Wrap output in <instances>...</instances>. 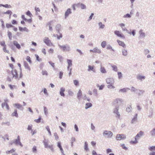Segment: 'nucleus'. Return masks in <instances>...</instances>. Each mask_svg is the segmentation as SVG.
<instances>
[{
    "instance_id": "nucleus-1",
    "label": "nucleus",
    "mask_w": 155,
    "mask_h": 155,
    "mask_svg": "<svg viewBox=\"0 0 155 155\" xmlns=\"http://www.w3.org/2000/svg\"><path fill=\"white\" fill-rule=\"evenodd\" d=\"M11 73L12 75V78H15V79L19 80L22 77V71L21 70L19 76H18L17 71L16 69H14L12 70L11 71Z\"/></svg>"
},
{
    "instance_id": "nucleus-2",
    "label": "nucleus",
    "mask_w": 155,
    "mask_h": 155,
    "mask_svg": "<svg viewBox=\"0 0 155 155\" xmlns=\"http://www.w3.org/2000/svg\"><path fill=\"white\" fill-rule=\"evenodd\" d=\"M143 132L140 131L138 133L135 137V140L134 141H130V143L132 144H135L137 143L138 142L137 140L142 136L143 134Z\"/></svg>"
},
{
    "instance_id": "nucleus-3",
    "label": "nucleus",
    "mask_w": 155,
    "mask_h": 155,
    "mask_svg": "<svg viewBox=\"0 0 155 155\" xmlns=\"http://www.w3.org/2000/svg\"><path fill=\"white\" fill-rule=\"evenodd\" d=\"M43 41L47 46H54L48 37H45L43 39Z\"/></svg>"
},
{
    "instance_id": "nucleus-4",
    "label": "nucleus",
    "mask_w": 155,
    "mask_h": 155,
    "mask_svg": "<svg viewBox=\"0 0 155 155\" xmlns=\"http://www.w3.org/2000/svg\"><path fill=\"white\" fill-rule=\"evenodd\" d=\"M113 135V133L110 131L105 130L103 133L104 136L107 138H111L112 136Z\"/></svg>"
},
{
    "instance_id": "nucleus-5",
    "label": "nucleus",
    "mask_w": 155,
    "mask_h": 155,
    "mask_svg": "<svg viewBox=\"0 0 155 155\" xmlns=\"http://www.w3.org/2000/svg\"><path fill=\"white\" fill-rule=\"evenodd\" d=\"M0 45L3 47L2 49L3 51L5 53H9V51L7 49V46L4 41H3L0 42Z\"/></svg>"
},
{
    "instance_id": "nucleus-6",
    "label": "nucleus",
    "mask_w": 155,
    "mask_h": 155,
    "mask_svg": "<svg viewBox=\"0 0 155 155\" xmlns=\"http://www.w3.org/2000/svg\"><path fill=\"white\" fill-rule=\"evenodd\" d=\"M43 143L44 144L45 147V148H49L52 151H54V148L53 145H48V141L46 140H44Z\"/></svg>"
},
{
    "instance_id": "nucleus-7",
    "label": "nucleus",
    "mask_w": 155,
    "mask_h": 155,
    "mask_svg": "<svg viewBox=\"0 0 155 155\" xmlns=\"http://www.w3.org/2000/svg\"><path fill=\"white\" fill-rule=\"evenodd\" d=\"M122 101L121 99H116L114 102V104L117 106L121 105L122 104Z\"/></svg>"
},
{
    "instance_id": "nucleus-8",
    "label": "nucleus",
    "mask_w": 155,
    "mask_h": 155,
    "mask_svg": "<svg viewBox=\"0 0 155 155\" xmlns=\"http://www.w3.org/2000/svg\"><path fill=\"white\" fill-rule=\"evenodd\" d=\"M126 138V136L123 134H117L116 136V139L117 140H121L124 139Z\"/></svg>"
},
{
    "instance_id": "nucleus-9",
    "label": "nucleus",
    "mask_w": 155,
    "mask_h": 155,
    "mask_svg": "<svg viewBox=\"0 0 155 155\" xmlns=\"http://www.w3.org/2000/svg\"><path fill=\"white\" fill-rule=\"evenodd\" d=\"M114 34L118 37L123 38H125V36L122 33L119 31H115L114 32Z\"/></svg>"
},
{
    "instance_id": "nucleus-10",
    "label": "nucleus",
    "mask_w": 155,
    "mask_h": 155,
    "mask_svg": "<svg viewBox=\"0 0 155 155\" xmlns=\"http://www.w3.org/2000/svg\"><path fill=\"white\" fill-rule=\"evenodd\" d=\"M14 142L16 144H18L21 147L23 146L22 144L21 143L20 141V138L19 136H18L17 137V139L15 140Z\"/></svg>"
},
{
    "instance_id": "nucleus-11",
    "label": "nucleus",
    "mask_w": 155,
    "mask_h": 155,
    "mask_svg": "<svg viewBox=\"0 0 155 155\" xmlns=\"http://www.w3.org/2000/svg\"><path fill=\"white\" fill-rule=\"evenodd\" d=\"M53 25L54 23L53 21H49L47 24V26H48L49 30L51 31L52 30V26H53Z\"/></svg>"
},
{
    "instance_id": "nucleus-12",
    "label": "nucleus",
    "mask_w": 155,
    "mask_h": 155,
    "mask_svg": "<svg viewBox=\"0 0 155 155\" xmlns=\"http://www.w3.org/2000/svg\"><path fill=\"white\" fill-rule=\"evenodd\" d=\"M60 47L64 51H68L70 50L69 46H60Z\"/></svg>"
},
{
    "instance_id": "nucleus-13",
    "label": "nucleus",
    "mask_w": 155,
    "mask_h": 155,
    "mask_svg": "<svg viewBox=\"0 0 155 155\" xmlns=\"http://www.w3.org/2000/svg\"><path fill=\"white\" fill-rule=\"evenodd\" d=\"M2 108L5 107L7 110L9 109V107L6 101H5L4 102L2 103Z\"/></svg>"
},
{
    "instance_id": "nucleus-14",
    "label": "nucleus",
    "mask_w": 155,
    "mask_h": 155,
    "mask_svg": "<svg viewBox=\"0 0 155 155\" xmlns=\"http://www.w3.org/2000/svg\"><path fill=\"white\" fill-rule=\"evenodd\" d=\"M106 81L108 84H113L114 82V80L112 78H107L106 80Z\"/></svg>"
},
{
    "instance_id": "nucleus-15",
    "label": "nucleus",
    "mask_w": 155,
    "mask_h": 155,
    "mask_svg": "<svg viewBox=\"0 0 155 155\" xmlns=\"http://www.w3.org/2000/svg\"><path fill=\"white\" fill-rule=\"evenodd\" d=\"M90 51L94 53H97L99 54L101 53V50L98 49L97 48H94L93 50H91Z\"/></svg>"
},
{
    "instance_id": "nucleus-16",
    "label": "nucleus",
    "mask_w": 155,
    "mask_h": 155,
    "mask_svg": "<svg viewBox=\"0 0 155 155\" xmlns=\"http://www.w3.org/2000/svg\"><path fill=\"white\" fill-rule=\"evenodd\" d=\"M71 13V9L70 8H68L66 11L65 14V18H66Z\"/></svg>"
},
{
    "instance_id": "nucleus-17",
    "label": "nucleus",
    "mask_w": 155,
    "mask_h": 155,
    "mask_svg": "<svg viewBox=\"0 0 155 155\" xmlns=\"http://www.w3.org/2000/svg\"><path fill=\"white\" fill-rule=\"evenodd\" d=\"M11 116L12 117H18V115L17 113V110L16 109H15L14 111L12 114Z\"/></svg>"
},
{
    "instance_id": "nucleus-18",
    "label": "nucleus",
    "mask_w": 155,
    "mask_h": 155,
    "mask_svg": "<svg viewBox=\"0 0 155 155\" xmlns=\"http://www.w3.org/2000/svg\"><path fill=\"white\" fill-rule=\"evenodd\" d=\"M65 89L63 87H62L60 89V94L61 96L64 97L65 96L64 92L65 91Z\"/></svg>"
},
{
    "instance_id": "nucleus-19",
    "label": "nucleus",
    "mask_w": 155,
    "mask_h": 155,
    "mask_svg": "<svg viewBox=\"0 0 155 155\" xmlns=\"http://www.w3.org/2000/svg\"><path fill=\"white\" fill-rule=\"evenodd\" d=\"M94 66H91L89 65L88 66V71H92L94 72H95V70L94 69Z\"/></svg>"
},
{
    "instance_id": "nucleus-20",
    "label": "nucleus",
    "mask_w": 155,
    "mask_h": 155,
    "mask_svg": "<svg viewBox=\"0 0 155 155\" xmlns=\"http://www.w3.org/2000/svg\"><path fill=\"white\" fill-rule=\"evenodd\" d=\"M13 44L18 49H20L21 48L20 45L18 43L17 41H14Z\"/></svg>"
},
{
    "instance_id": "nucleus-21",
    "label": "nucleus",
    "mask_w": 155,
    "mask_h": 155,
    "mask_svg": "<svg viewBox=\"0 0 155 155\" xmlns=\"http://www.w3.org/2000/svg\"><path fill=\"white\" fill-rule=\"evenodd\" d=\"M117 41L120 45L121 46L124 48L125 47V45L124 42L119 40H117Z\"/></svg>"
},
{
    "instance_id": "nucleus-22",
    "label": "nucleus",
    "mask_w": 155,
    "mask_h": 155,
    "mask_svg": "<svg viewBox=\"0 0 155 155\" xmlns=\"http://www.w3.org/2000/svg\"><path fill=\"white\" fill-rule=\"evenodd\" d=\"M119 26L121 28L123 31H127V29L124 27L125 25L123 23H121L119 24Z\"/></svg>"
},
{
    "instance_id": "nucleus-23",
    "label": "nucleus",
    "mask_w": 155,
    "mask_h": 155,
    "mask_svg": "<svg viewBox=\"0 0 155 155\" xmlns=\"http://www.w3.org/2000/svg\"><path fill=\"white\" fill-rule=\"evenodd\" d=\"M57 146L58 147L60 148V150L61 152L63 153V150L62 149V147L61 145V142H58L57 143Z\"/></svg>"
},
{
    "instance_id": "nucleus-24",
    "label": "nucleus",
    "mask_w": 155,
    "mask_h": 155,
    "mask_svg": "<svg viewBox=\"0 0 155 155\" xmlns=\"http://www.w3.org/2000/svg\"><path fill=\"white\" fill-rule=\"evenodd\" d=\"M15 151V149L14 148L10 150H8L6 151V153L7 154H9L10 153H13Z\"/></svg>"
},
{
    "instance_id": "nucleus-25",
    "label": "nucleus",
    "mask_w": 155,
    "mask_h": 155,
    "mask_svg": "<svg viewBox=\"0 0 155 155\" xmlns=\"http://www.w3.org/2000/svg\"><path fill=\"white\" fill-rule=\"evenodd\" d=\"M137 114H136L135 115L134 118L132 119L131 121V123H134L135 122H136L137 120Z\"/></svg>"
},
{
    "instance_id": "nucleus-26",
    "label": "nucleus",
    "mask_w": 155,
    "mask_h": 155,
    "mask_svg": "<svg viewBox=\"0 0 155 155\" xmlns=\"http://www.w3.org/2000/svg\"><path fill=\"white\" fill-rule=\"evenodd\" d=\"M19 29L21 31H28V29L26 27L22 28L21 27H19Z\"/></svg>"
},
{
    "instance_id": "nucleus-27",
    "label": "nucleus",
    "mask_w": 155,
    "mask_h": 155,
    "mask_svg": "<svg viewBox=\"0 0 155 155\" xmlns=\"http://www.w3.org/2000/svg\"><path fill=\"white\" fill-rule=\"evenodd\" d=\"M82 93L81 90H79L78 94H77V97L79 99L82 96Z\"/></svg>"
},
{
    "instance_id": "nucleus-28",
    "label": "nucleus",
    "mask_w": 155,
    "mask_h": 155,
    "mask_svg": "<svg viewBox=\"0 0 155 155\" xmlns=\"http://www.w3.org/2000/svg\"><path fill=\"white\" fill-rule=\"evenodd\" d=\"M14 106L18 109H19L22 107V105L18 103L14 104Z\"/></svg>"
},
{
    "instance_id": "nucleus-29",
    "label": "nucleus",
    "mask_w": 155,
    "mask_h": 155,
    "mask_svg": "<svg viewBox=\"0 0 155 155\" xmlns=\"http://www.w3.org/2000/svg\"><path fill=\"white\" fill-rule=\"evenodd\" d=\"M67 61L68 65V68H69V67L71 66L72 65V61L71 60L69 59H68Z\"/></svg>"
},
{
    "instance_id": "nucleus-30",
    "label": "nucleus",
    "mask_w": 155,
    "mask_h": 155,
    "mask_svg": "<svg viewBox=\"0 0 155 155\" xmlns=\"http://www.w3.org/2000/svg\"><path fill=\"white\" fill-rule=\"evenodd\" d=\"M85 108L87 109L92 106V104L90 103H87L86 104Z\"/></svg>"
},
{
    "instance_id": "nucleus-31",
    "label": "nucleus",
    "mask_w": 155,
    "mask_h": 155,
    "mask_svg": "<svg viewBox=\"0 0 155 155\" xmlns=\"http://www.w3.org/2000/svg\"><path fill=\"white\" fill-rule=\"evenodd\" d=\"M12 13V12L10 10H8L5 12H4V14H8L9 15V18H11V15Z\"/></svg>"
},
{
    "instance_id": "nucleus-32",
    "label": "nucleus",
    "mask_w": 155,
    "mask_h": 155,
    "mask_svg": "<svg viewBox=\"0 0 155 155\" xmlns=\"http://www.w3.org/2000/svg\"><path fill=\"white\" fill-rule=\"evenodd\" d=\"M8 36L10 40H11L12 38V34L11 32L8 31Z\"/></svg>"
},
{
    "instance_id": "nucleus-33",
    "label": "nucleus",
    "mask_w": 155,
    "mask_h": 155,
    "mask_svg": "<svg viewBox=\"0 0 155 155\" xmlns=\"http://www.w3.org/2000/svg\"><path fill=\"white\" fill-rule=\"evenodd\" d=\"M24 66L26 68L28 69L29 70H30V68L29 67L28 64L27 63L25 62L24 63Z\"/></svg>"
},
{
    "instance_id": "nucleus-34",
    "label": "nucleus",
    "mask_w": 155,
    "mask_h": 155,
    "mask_svg": "<svg viewBox=\"0 0 155 155\" xmlns=\"http://www.w3.org/2000/svg\"><path fill=\"white\" fill-rule=\"evenodd\" d=\"M26 59L30 64H31L32 63L31 58L29 56H27L26 58Z\"/></svg>"
},
{
    "instance_id": "nucleus-35",
    "label": "nucleus",
    "mask_w": 155,
    "mask_h": 155,
    "mask_svg": "<svg viewBox=\"0 0 155 155\" xmlns=\"http://www.w3.org/2000/svg\"><path fill=\"white\" fill-rule=\"evenodd\" d=\"M46 129L48 131L49 135L51 136V134L49 126H47L46 127Z\"/></svg>"
},
{
    "instance_id": "nucleus-36",
    "label": "nucleus",
    "mask_w": 155,
    "mask_h": 155,
    "mask_svg": "<svg viewBox=\"0 0 155 155\" xmlns=\"http://www.w3.org/2000/svg\"><path fill=\"white\" fill-rule=\"evenodd\" d=\"M78 4H79L78 5L80 6L82 9H84L86 8V6L83 4L78 3Z\"/></svg>"
},
{
    "instance_id": "nucleus-37",
    "label": "nucleus",
    "mask_w": 155,
    "mask_h": 155,
    "mask_svg": "<svg viewBox=\"0 0 155 155\" xmlns=\"http://www.w3.org/2000/svg\"><path fill=\"white\" fill-rule=\"evenodd\" d=\"M84 149L86 151L88 150V144L86 142H85L84 143Z\"/></svg>"
},
{
    "instance_id": "nucleus-38",
    "label": "nucleus",
    "mask_w": 155,
    "mask_h": 155,
    "mask_svg": "<svg viewBox=\"0 0 155 155\" xmlns=\"http://www.w3.org/2000/svg\"><path fill=\"white\" fill-rule=\"evenodd\" d=\"M97 87H99V89L100 90H102L104 87V85H102L100 86L99 84H97Z\"/></svg>"
},
{
    "instance_id": "nucleus-39",
    "label": "nucleus",
    "mask_w": 155,
    "mask_h": 155,
    "mask_svg": "<svg viewBox=\"0 0 155 155\" xmlns=\"http://www.w3.org/2000/svg\"><path fill=\"white\" fill-rule=\"evenodd\" d=\"M132 107L131 106H129L126 108V111L128 112H130L131 111Z\"/></svg>"
},
{
    "instance_id": "nucleus-40",
    "label": "nucleus",
    "mask_w": 155,
    "mask_h": 155,
    "mask_svg": "<svg viewBox=\"0 0 155 155\" xmlns=\"http://www.w3.org/2000/svg\"><path fill=\"white\" fill-rule=\"evenodd\" d=\"M100 70L101 72L102 73H104L106 72L105 69L103 67H101Z\"/></svg>"
},
{
    "instance_id": "nucleus-41",
    "label": "nucleus",
    "mask_w": 155,
    "mask_h": 155,
    "mask_svg": "<svg viewBox=\"0 0 155 155\" xmlns=\"http://www.w3.org/2000/svg\"><path fill=\"white\" fill-rule=\"evenodd\" d=\"M61 25L60 24H57L56 26V30L59 31L61 29Z\"/></svg>"
},
{
    "instance_id": "nucleus-42",
    "label": "nucleus",
    "mask_w": 155,
    "mask_h": 155,
    "mask_svg": "<svg viewBox=\"0 0 155 155\" xmlns=\"http://www.w3.org/2000/svg\"><path fill=\"white\" fill-rule=\"evenodd\" d=\"M74 83L76 86H78L79 85V83L78 81L74 80L73 81Z\"/></svg>"
},
{
    "instance_id": "nucleus-43",
    "label": "nucleus",
    "mask_w": 155,
    "mask_h": 155,
    "mask_svg": "<svg viewBox=\"0 0 155 155\" xmlns=\"http://www.w3.org/2000/svg\"><path fill=\"white\" fill-rule=\"evenodd\" d=\"M127 89V88H124L123 89H121L119 90V92H126Z\"/></svg>"
},
{
    "instance_id": "nucleus-44",
    "label": "nucleus",
    "mask_w": 155,
    "mask_h": 155,
    "mask_svg": "<svg viewBox=\"0 0 155 155\" xmlns=\"http://www.w3.org/2000/svg\"><path fill=\"white\" fill-rule=\"evenodd\" d=\"M6 27L9 28H10L13 27L14 26L10 24L7 23L6 25Z\"/></svg>"
},
{
    "instance_id": "nucleus-45",
    "label": "nucleus",
    "mask_w": 155,
    "mask_h": 155,
    "mask_svg": "<svg viewBox=\"0 0 155 155\" xmlns=\"http://www.w3.org/2000/svg\"><path fill=\"white\" fill-rule=\"evenodd\" d=\"M2 6L3 7L8 8H11V6L10 5H8L7 4H5V5H2Z\"/></svg>"
},
{
    "instance_id": "nucleus-46",
    "label": "nucleus",
    "mask_w": 155,
    "mask_h": 155,
    "mask_svg": "<svg viewBox=\"0 0 155 155\" xmlns=\"http://www.w3.org/2000/svg\"><path fill=\"white\" fill-rule=\"evenodd\" d=\"M122 52L123 55L124 56H126L127 54V51L125 49H124L122 50Z\"/></svg>"
},
{
    "instance_id": "nucleus-47",
    "label": "nucleus",
    "mask_w": 155,
    "mask_h": 155,
    "mask_svg": "<svg viewBox=\"0 0 155 155\" xmlns=\"http://www.w3.org/2000/svg\"><path fill=\"white\" fill-rule=\"evenodd\" d=\"M118 109H117V110L116 111H115L114 112L115 113H116L117 114V116L116 117L118 118H119L120 117V114H119V112H118Z\"/></svg>"
},
{
    "instance_id": "nucleus-48",
    "label": "nucleus",
    "mask_w": 155,
    "mask_h": 155,
    "mask_svg": "<svg viewBox=\"0 0 155 155\" xmlns=\"http://www.w3.org/2000/svg\"><path fill=\"white\" fill-rule=\"evenodd\" d=\"M113 69L115 71H117V67L115 65L112 66Z\"/></svg>"
},
{
    "instance_id": "nucleus-49",
    "label": "nucleus",
    "mask_w": 155,
    "mask_h": 155,
    "mask_svg": "<svg viewBox=\"0 0 155 155\" xmlns=\"http://www.w3.org/2000/svg\"><path fill=\"white\" fill-rule=\"evenodd\" d=\"M149 149L151 151H152L153 150H155V146H152V147H150L149 148Z\"/></svg>"
},
{
    "instance_id": "nucleus-50",
    "label": "nucleus",
    "mask_w": 155,
    "mask_h": 155,
    "mask_svg": "<svg viewBox=\"0 0 155 155\" xmlns=\"http://www.w3.org/2000/svg\"><path fill=\"white\" fill-rule=\"evenodd\" d=\"M106 42L105 41H103L101 44V45L103 48L105 47L106 45Z\"/></svg>"
},
{
    "instance_id": "nucleus-51",
    "label": "nucleus",
    "mask_w": 155,
    "mask_h": 155,
    "mask_svg": "<svg viewBox=\"0 0 155 155\" xmlns=\"http://www.w3.org/2000/svg\"><path fill=\"white\" fill-rule=\"evenodd\" d=\"M41 119V117L40 116L39 117L38 119L35 120L34 121L35 122H36L37 123H39L40 122Z\"/></svg>"
},
{
    "instance_id": "nucleus-52",
    "label": "nucleus",
    "mask_w": 155,
    "mask_h": 155,
    "mask_svg": "<svg viewBox=\"0 0 155 155\" xmlns=\"http://www.w3.org/2000/svg\"><path fill=\"white\" fill-rule=\"evenodd\" d=\"M137 78L138 79L141 80L142 79H144L145 77L144 76H142L140 75H139L137 76Z\"/></svg>"
},
{
    "instance_id": "nucleus-53",
    "label": "nucleus",
    "mask_w": 155,
    "mask_h": 155,
    "mask_svg": "<svg viewBox=\"0 0 155 155\" xmlns=\"http://www.w3.org/2000/svg\"><path fill=\"white\" fill-rule=\"evenodd\" d=\"M94 94L95 96H97V90L96 89H94L93 90Z\"/></svg>"
},
{
    "instance_id": "nucleus-54",
    "label": "nucleus",
    "mask_w": 155,
    "mask_h": 155,
    "mask_svg": "<svg viewBox=\"0 0 155 155\" xmlns=\"http://www.w3.org/2000/svg\"><path fill=\"white\" fill-rule=\"evenodd\" d=\"M110 84L107 85L108 88H114L115 87L113 85V84Z\"/></svg>"
},
{
    "instance_id": "nucleus-55",
    "label": "nucleus",
    "mask_w": 155,
    "mask_h": 155,
    "mask_svg": "<svg viewBox=\"0 0 155 155\" xmlns=\"http://www.w3.org/2000/svg\"><path fill=\"white\" fill-rule=\"evenodd\" d=\"M26 15L29 16V17H31L32 16V14L31 13V12L29 11H28L26 13Z\"/></svg>"
},
{
    "instance_id": "nucleus-56",
    "label": "nucleus",
    "mask_w": 155,
    "mask_h": 155,
    "mask_svg": "<svg viewBox=\"0 0 155 155\" xmlns=\"http://www.w3.org/2000/svg\"><path fill=\"white\" fill-rule=\"evenodd\" d=\"M150 133L152 135H155V129H153L151 131Z\"/></svg>"
},
{
    "instance_id": "nucleus-57",
    "label": "nucleus",
    "mask_w": 155,
    "mask_h": 155,
    "mask_svg": "<svg viewBox=\"0 0 155 155\" xmlns=\"http://www.w3.org/2000/svg\"><path fill=\"white\" fill-rule=\"evenodd\" d=\"M35 10L36 13H37L38 12H40V9L38 7H35Z\"/></svg>"
},
{
    "instance_id": "nucleus-58",
    "label": "nucleus",
    "mask_w": 155,
    "mask_h": 155,
    "mask_svg": "<svg viewBox=\"0 0 155 155\" xmlns=\"http://www.w3.org/2000/svg\"><path fill=\"white\" fill-rule=\"evenodd\" d=\"M48 52L49 54H52L54 52V50L52 48H50L48 51Z\"/></svg>"
},
{
    "instance_id": "nucleus-59",
    "label": "nucleus",
    "mask_w": 155,
    "mask_h": 155,
    "mask_svg": "<svg viewBox=\"0 0 155 155\" xmlns=\"http://www.w3.org/2000/svg\"><path fill=\"white\" fill-rule=\"evenodd\" d=\"M12 23L13 25H16L17 24V22L15 20H13L12 21Z\"/></svg>"
},
{
    "instance_id": "nucleus-60",
    "label": "nucleus",
    "mask_w": 155,
    "mask_h": 155,
    "mask_svg": "<svg viewBox=\"0 0 155 155\" xmlns=\"http://www.w3.org/2000/svg\"><path fill=\"white\" fill-rule=\"evenodd\" d=\"M79 4H74L72 5V8L74 10H75L76 9V8H75V6H78V5Z\"/></svg>"
},
{
    "instance_id": "nucleus-61",
    "label": "nucleus",
    "mask_w": 155,
    "mask_h": 155,
    "mask_svg": "<svg viewBox=\"0 0 155 155\" xmlns=\"http://www.w3.org/2000/svg\"><path fill=\"white\" fill-rule=\"evenodd\" d=\"M99 25L100 26V28H103L104 26V25H103L101 22L99 23Z\"/></svg>"
},
{
    "instance_id": "nucleus-62",
    "label": "nucleus",
    "mask_w": 155,
    "mask_h": 155,
    "mask_svg": "<svg viewBox=\"0 0 155 155\" xmlns=\"http://www.w3.org/2000/svg\"><path fill=\"white\" fill-rule=\"evenodd\" d=\"M32 125H28V126L27 129L28 130H32Z\"/></svg>"
},
{
    "instance_id": "nucleus-63",
    "label": "nucleus",
    "mask_w": 155,
    "mask_h": 155,
    "mask_svg": "<svg viewBox=\"0 0 155 155\" xmlns=\"http://www.w3.org/2000/svg\"><path fill=\"white\" fill-rule=\"evenodd\" d=\"M63 75V73L62 71H60L59 73V78L61 79L62 78V76Z\"/></svg>"
},
{
    "instance_id": "nucleus-64",
    "label": "nucleus",
    "mask_w": 155,
    "mask_h": 155,
    "mask_svg": "<svg viewBox=\"0 0 155 155\" xmlns=\"http://www.w3.org/2000/svg\"><path fill=\"white\" fill-rule=\"evenodd\" d=\"M42 74L43 75H48V73L46 71H42Z\"/></svg>"
}]
</instances>
